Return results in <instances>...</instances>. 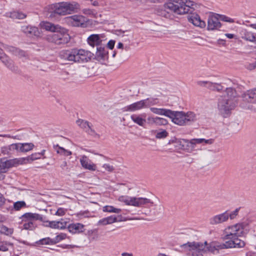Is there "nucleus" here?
<instances>
[{
	"label": "nucleus",
	"mask_w": 256,
	"mask_h": 256,
	"mask_svg": "<svg viewBox=\"0 0 256 256\" xmlns=\"http://www.w3.org/2000/svg\"><path fill=\"white\" fill-rule=\"evenodd\" d=\"M236 96V90L232 88H228L219 98L218 108L224 117H227L230 111L235 108L237 103Z\"/></svg>",
	"instance_id": "2"
},
{
	"label": "nucleus",
	"mask_w": 256,
	"mask_h": 256,
	"mask_svg": "<svg viewBox=\"0 0 256 256\" xmlns=\"http://www.w3.org/2000/svg\"><path fill=\"white\" fill-rule=\"evenodd\" d=\"M103 168L107 171L111 172L114 170V168L112 166L109 164H104Z\"/></svg>",
	"instance_id": "54"
},
{
	"label": "nucleus",
	"mask_w": 256,
	"mask_h": 256,
	"mask_svg": "<svg viewBox=\"0 0 256 256\" xmlns=\"http://www.w3.org/2000/svg\"><path fill=\"white\" fill-rule=\"evenodd\" d=\"M114 44H115V41L114 40H110L107 45H108V47L110 49V50H112L114 48Z\"/></svg>",
	"instance_id": "58"
},
{
	"label": "nucleus",
	"mask_w": 256,
	"mask_h": 256,
	"mask_svg": "<svg viewBox=\"0 0 256 256\" xmlns=\"http://www.w3.org/2000/svg\"><path fill=\"white\" fill-rule=\"evenodd\" d=\"M13 228H8L5 226H2L0 227V232L2 234L8 236L12 234L13 233Z\"/></svg>",
	"instance_id": "39"
},
{
	"label": "nucleus",
	"mask_w": 256,
	"mask_h": 256,
	"mask_svg": "<svg viewBox=\"0 0 256 256\" xmlns=\"http://www.w3.org/2000/svg\"><path fill=\"white\" fill-rule=\"evenodd\" d=\"M228 212H225L214 216L212 217L210 220V224L211 225H216L220 224L228 220Z\"/></svg>",
	"instance_id": "11"
},
{
	"label": "nucleus",
	"mask_w": 256,
	"mask_h": 256,
	"mask_svg": "<svg viewBox=\"0 0 256 256\" xmlns=\"http://www.w3.org/2000/svg\"><path fill=\"white\" fill-rule=\"evenodd\" d=\"M80 9V4L76 2H61L51 5L50 7V16L52 14L66 15L76 12Z\"/></svg>",
	"instance_id": "4"
},
{
	"label": "nucleus",
	"mask_w": 256,
	"mask_h": 256,
	"mask_svg": "<svg viewBox=\"0 0 256 256\" xmlns=\"http://www.w3.org/2000/svg\"><path fill=\"white\" fill-rule=\"evenodd\" d=\"M168 136V132L166 130H164L162 132H158L156 134V138H165Z\"/></svg>",
	"instance_id": "51"
},
{
	"label": "nucleus",
	"mask_w": 256,
	"mask_h": 256,
	"mask_svg": "<svg viewBox=\"0 0 256 256\" xmlns=\"http://www.w3.org/2000/svg\"><path fill=\"white\" fill-rule=\"evenodd\" d=\"M108 224H112L117 221V218L116 216H110L106 218Z\"/></svg>",
	"instance_id": "55"
},
{
	"label": "nucleus",
	"mask_w": 256,
	"mask_h": 256,
	"mask_svg": "<svg viewBox=\"0 0 256 256\" xmlns=\"http://www.w3.org/2000/svg\"><path fill=\"white\" fill-rule=\"evenodd\" d=\"M84 225L80 223L70 224L68 229L70 232L72 234H79L84 232Z\"/></svg>",
	"instance_id": "26"
},
{
	"label": "nucleus",
	"mask_w": 256,
	"mask_h": 256,
	"mask_svg": "<svg viewBox=\"0 0 256 256\" xmlns=\"http://www.w3.org/2000/svg\"><path fill=\"white\" fill-rule=\"evenodd\" d=\"M60 167L62 170H68V168L67 162L66 160H64L60 164Z\"/></svg>",
	"instance_id": "59"
},
{
	"label": "nucleus",
	"mask_w": 256,
	"mask_h": 256,
	"mask_svg": "<svg viewBox=\"0 0 256 256\" xmlns=\"http://www.w3.org/2000/svg\"><path fill=\"white\" fill-rule=\"evenodd\" d=\"M93 54L83 49L74 48L70 50H62L60 52L62 58L70 62H84L91 59Z\"/></svg>",
	"instance_id": "3"
},
{
	"label": "nucleus",
	"mask_w": 256,
	"mask_h": 256,
	"mask_svg": "<svg viewBox=\"0 0 256 256\" xmlns=\"http://www.w3.org/2000/svg\"><path fill=\"white\" fill-rule=\"evenodd\" d=\"M56 149L58 154L64 156H69L72 154V152L64 149V148L61 147L57 145L56 146Z\"/></svg>",
	"instance_id": "37"
},
{
	"label": "nucleus",
	"mask_w": 256,
	"mask_h": 256,
	"mask_svg": "<svg viewBox=\"0 0 256 256\" xmlns=\"http://www.w3.org/2000/svg\"><path fill=\"white\" fill-rule=\"evenodd\" d=\"M146 114H134L130 116L132 120L135 123L141 126H144L146 122Z\"/></svg>",
	"instance_id": "28"
},
{
	"label": "nucleus",
	"mask_w": 256,
	"mask_h": 256,
	"mask_svg": "<svg viewBox=\"0 0 256 256\" xmlns=\"http://www.w3.org/2000/svg\"><path fill=\"white\" fill-rule=\"evenodd\" d=\"M197 84L200 86H205L206 88H209L210 85L212 84V82L209 81H202L200 80L197 82Z\"/></svg>",
	"instance_id": "49"
},
{
	"label": "nucleus",
	"mask_w": 256,
	"mask_h": 256,
	"mask_svg": "<svg viewBox=\"0 0 256 256\" xmlns=\"http://www.w3.org/2000/svg\"><path fill=\"white\" fill-rule=\"evenodd\" d=\"M76 123L81 128L83 129L88 134L94 137H99V136L92 128V124L84 120L78 119L76 120Z\"/></svg>",
	"instance_id": "10"
},
{
	"label": "nucleus",
	"mask_w": 256,
	"mask_h": 256,
	"mask_svg": "<svg viewBox=\"0 0 256 256\" xmlns=\"http://www.w3.org/2000/svg\"><path fill=\"white\" fill-rule=\"evenodd\" d=\"M18 152H26L33 149L34 144L32 143H16Z\"/></svg>",
	"instance_id": "30"
},
{
	"label": "nucleus",
	"mask_w": 256,
	"mask_h": 256,
	"mask_svg": "<svg viewBox=\"0 0 256 256\" xmlns=\"http://www.w3.org/2000/svg\"><path fill=\"white\" fill-rule=\"evenodd\" d=\"M70 37L68 34V30L61 26L58 31L46 36V40L50 42L60 45L69 42Z\"/></svg>",
	"instance_id": "7"
},
{
	"label": "nucleus",
	"mask_w": 256,
	"mask_h": 256,
	"mask_svg": "<svg viewBox=\"0 0 256 256\" xmlns=\"http://www.w3.org/2000/svg\"><path fill=\"white\" fill-rule=\"evenodd\" d=\"M227 246L228 248H240L245 246V242L238 238V237L234 238L230 240H227Z\"/></svg>",
	"instance_id": "27"
},
{
	"label": "nucleus",
	"mask_w": 256,
	"mask_h": 256,
	"mask_svg": "<svg viewBox=\"0 0 256 256\" xmlns=\"http://www.w3.org/2000/svg\"><path fill=\"white\" fill-rule=\"evenodd\" d=\"M168 123V120L164 118L157 117L156 121V125L162 126V125H166Z\"/></svg>",
	"instance_id": "47"
},
{
	"label": "nucleus",
	"mask_w": 256,
	"mask_h": 256,
	"mask_svg": "<svg viewBox=\"0 0 256 256\" xmlns=\"http://www.w3.org/2000/svg\"><path fill=\"white\" fill-rule=\"evenodd\" d=\"M40 25L42 28L52 32L58 31V30L60 29L61 27V26L58 24H54L47 22H40Z\"/></svg>",
	"instance_id": "29"
},
{
	"label": "nucleus",
	"mask_w": 256,
	"mask_h": 256,
	"mask_svg": "<svg viewBox=\"0 0 256 256\" xmlns=\"http://www.w3.org/2000/svg\"><path fill=\"white\" fill-rule=\"evenodd\" d=\"M21 30L28 36H39L40 34L38 28L32 26H22Z\"/></svg>",
	"instance_id": "16"
},
{
	"label": "nucleus",
	"mask_w": 256,
	"mask_h": 256,
	"mask_svg": "<svg viewBox=\"0 0 256 256\" xmlns=\"http://www.w3.org/2000/svg\"><path fill=\"white\" fill-rule=\"evenodd\" d=\"M214 141L213 139L206 140L204 138H194L190 140V143L191 144H200L203 142L207 144H212Z\"/></svg>",
	"instance_id": "35"
},
{
	"label": "nucleus",
	"mask_w": 256,
	"mask_h": 256,
	"mask_svg": "<svg viewBox=\"0 0 256 256\" xmlns=\"http://www.w3.org/2000/svg\"><path fill=\"white\" fill-rule=\"evenodd\" d=\"M240 34L242 39L256 44V34L244 29L241 30Z\"/></svg>",
	"instance_id": "24"
},
{
	"label": "nucleus",
	"mask_w": 256,
	"mask_h": 256,
	"mask_svg": "<svg viewBox=\"0 0 256 256\" xmlns=\"http://www.w3.org/2000/svg\"><path fill=\"white\" fill-rule=\"evenodd\" d=\"M92 4L94 6H100V0H90Z\"/></svg>",
	"instance_id": "60"
},
{
	"label": "nucleus",
	"mask_w": 256,
	"mask_h": 256,
	"mask_svg": "<svg viewBox=\"0 0 256 256\" xmlns=\"http://www.w3.org/2000/svg\"><path fill=\"white\" fill-rule=\"evenodd\" d=\"M242 98L244 102L256 103V89L248 90L242 94Z\"/></svg>",
	"instance_id": "22"
},
{
	"label": "nucleus",
	"mask_w": 256,
	"mask_h": 256,
	"mask_svg": "<svg viewBox=\"0 0 256 256\" xmlns=\"http://www.w3.org/2000/svg\"><path fill=\"white\" fill-rule=\"evenodd\" d=\"M122 256H133L132 254L128 252H122Z\"/></svg>",
	"instance_id": "64"
},
{
	"label": "nucleus",
	"mask_w": 256,
	"mask_h": 256,
	"mask_svg": "<svg viewBox=\"0 0 256 256\" xmlns=\"http://www.w3.org/2000/svg\"><path fill=\"white\" fill-rule=\"evenodd\" d=\"M240 208H236L234 210L231 212L230 214L228 212V219L229 218L231 220L234 219L238 215Z\"/></svg>",
	"instance_id": "48"
},
{
	"label": "nucleus",
	"mask_w": 256,
	"mask_h": 256,
	"mask_svg": "<svg viewBox=\"0 0 256 256\" xmlns=\"http://www.w3.org/2000/svg\"><path fill=\"white\" fill-rule=\"evenodd\" d=\"M36 243L38 244H54V239H51L50 238H44L42 240H40Z\"/></svg>",
	"instance_id": "42"
},
{
	"label": "nucleus",
	"mask_w": 256,
	"mask_h": 256,
	"mask_svg": "<svg viewBox=\"0 0 256 256\" xmlns=\"http://www.w3.org/2000/svg\"><path fill=\"white\" fill-rule=\"evenodd\" d=\"M157 117H148L147 118L148 123L152 124H156V121Z\"/></svg>",
	"instance_id": "56"
},
{
	"label": "nucleus",
	"mask_w": 256,
	"mask_h": 256,
	"mask_svg": "<svg viewBox=\"0 0 256 256\" xmlns=\"http://www.w3.org/2000/svg\"><path fill=\"white\" fill-rule=\"evenodd\" d=\"M12 246L10 242L6 241L0 242V251L6 252L8 250L10 246Z\"/></svg>",
	"instance_id": "40"
},
{
	"label": "nucleus",
	"mask_w": 256,
	"mask_h": 256,
	"mask_svg": "<svg viewBox=\"0 0 256 256\" xmlns=\"http://www.w3.org/2000/svg\"><path fill=\"white\" fill-rule=\"evenodd\" d=\"M6 162L8 168L16 166L18 164H27L26 158H14L12 160H7Z\"/></svg>",
	"instance_id": "31"
},
{
	"label": "nucleus",
	"mask_w": 256,
	"mask_h": 256,
	"mask_svg": "<svg viewBox=\"0 0 256 256\" xmlns=\"http://www.w3.org/2000/svg\"><path fill=\"white\" fill-rule=\"evenodd\" d=\"M132 206L136 207H142L146 206L148 204H152L154 202L150 200L145 198H136L134 197Z\"/></svg>",
	"instance_id": "25"
},
{
	"label": "nucleus",
	"mask_w": 256,
	"mask_h": 256,
	"mask_svg": "<svg viewBox=\"0 0 256 256\" xmlns=\"http://www.w3.org/2000/svg\"><path fill=\"white\" fill-rule=\"evenodd\" d=\"M42 222L44 223H48V224H45V226L50 227L52 228L56 229H64L66 227L67 222L62 219L60 221H49L45 220L44 218Z\"/></svg>",
	"instance_id": "12"
},
{
	"label": "nucleus",
	"mask_w": 256,
	"mask_h": 256,
	"mask_svg": "<svg viewBox=\"0 0 256 256\" xmlns=\"http://www.w3.org/2000/svg\"><path fill=\"white\" fill-rule=\"evenodd\" d=\"M256 68V62L250 64L248 66V68L250 70H252Z\"/></svg>",
	"instance_id": "61"
},
{
	"label": "nucleus",
	"mask_w": 256,
	"mask_h": 256,
	"mask_svg": "<svg viewBox=\"0 0 256 256\" xmlns=\"http://www.w3.org/2000/svg\"><path fill=\"white\" fill-rule=\"evenodd\" d=\"M104 212H114L118 214L121 212V210L120 208H114L113 206H106L103 208Z\"/></svg>",
	"instance_id": "41"
},
{
	"label": "nucleus",
	"mask_w": 256,
	"mask_h": 256,
	"mask_svg": "<svg viewBox=\"0 0 256 256\" xmlns=\"http://www.w3.org/2000/svg\"><path fill=\"white\" fill-rule=\"evenodd\" d=\"M4 48L8 52L18 56L19 58H26L27 56V54L26 52L16 47L6 44L4 45Z\"/></svg>",
	"instance_id": "21"
},
{
	"label": "nucleus",
	"mask_w": 256,
	"mask_h": 256,
	"mask_svg": "<svg viewBox=\"0 0 256 256\" xmlns=\"http://www.w3.org/2000/svg\"><path fill=\"white\" fill-rule=\"evenodd\" d=\"M95 58L100 62L108 59V52L105 49L104 44L97 47Z\"/></svg>",
	"instance_id": "19"
},
{
	"label": "nucleus",
	"mask_w": 256,
	"mask_h": 256,
	"mask_svg": "<svg viewBox=\"0 0 256 256\" xmlns=\"http://www.w3.org/2000/svg\"><path fill=\"white\" fill-rule=\"evenodd\" d=\"M66 238V234L64 233H60L54 238V244H56Z\"/></svg>",
	"instance_id": "46"
},
{
	"label": "nucleus",
	"mask_w": 256,
	"mask_h": 256,
	"mask_svg": "<svg viewBox=\"0 0 256 256\" xmlns=\"http://www.w3.org/2000/svg\"><path fill=\"white\" fill-rule=\"evenodd\" d=\"M4 202L5 199L4 197L0 194V206L4 204Z\"/></svg>",
	"instance_id": "62"
},
{
	"label": "nucleus",
	"mask_w": 256,
	"mask_h": 256,
	"mask_svg": "<svg viewBox=\"0 0 256 256\" xmlns=\"http://www.w3.org/2000/svg\"><path fill=\"white\" fill-rule=\"evenodd\" d=\"M208 88L213 90H217L219 92L223 89V86L220 84L212 82V84L210 85Z\"/></svg>",
	"instance_id": "45"
},
{
	"label": "nucleus",
	"mask_w": 256,
	"mask_h": 256,
	"mask_svg": "<svg viewBox=\"0 0 256 256\" xmlns=\"http://www.w3.org/2000/svg\"><path fill=\"white\" fill-rule=\"evenodd\" d=\"M7 16L14 19L22 20L26 18V15L19 11H14L7 14Z\"/></svg>",
	"instance_id": "34"
},
{
	"label": "nucleus",
	"mask_w": 256,
	"mask_h": 256,
	"mask_svg": "<svg viewBox=\"0 0 256 256\" xmlns=\"http://www.w3.org/2000/svg\"><path fill=\"white\" fill-rule=\"evenodd\" d=\"M248 223L242 222L228 226L224 231L222 238L224 240H230L234 238L240 236L244 234Z\"/></svg>",
	"instance_id": "6"
},
{
	"label": "nucleus",
	"mask_w": 256,
	"mask_h": 256,
	"mask_svg": "<svg viewBox=\"0 0 256 256\" xmlns=\"http://www.w3.org/2000/svg\"><path fill=\"white\" fill-rule=\"evenodd\" d=\"M80 162L82 167L86 170L94 171L96 169V164H94L88 156L83 155L81 156Z\"/></svg>",
	"instance_id": "14"
},
{
	"label": "nucleus",
	"mask_w": 256,
	"mask_h": 256,
	"mask_svg": "<svg viewBox=\"0 0 256 256\" xmlns=\"http://www.w3.org/2000/svg\"><path fill=\"white\" fill-rule=\"evenodd\" d=\"M16 143L1 147L0 152L4 156H10L16 152H18Z\"/></svg>",
	"instance_id": "15"
},
{
	"label": "nucleus",
	"mask_w": 256,
	"mask_h": 256,
	"mask_svg": "<svg viewBox=\"0 0 256 256\" xmlns=\"http://www.w3.org/2000/svg\"><path fill=\"white\" fill-rule=\"evenodd\" d=\"M8 168L6 160L0 158V181L4 179V174L7 172Z\"/></svg>",
	"instance_id": "32"
},
{
	"label": "nucleus",
	"mask_w": 256,
	"mask_h": 256,
	"mask_svg": "<svg viewBox=\"0 0 256 256\" xmlns=\"http://www.w3.org/2000/svg\"><path fill=\"white\" fill-rule=\"evenodd\" d=\"M172 121L180 126L189 125L197 120L196 115L192 112L171 110L170 117Z\"/></svg>",
	"instance_id": "5"
},
{
	"label": "nucleus",
	"mask_w": 256,
	"mask_h": 256,
	"mask_svg": "<svg viewBox=\"0 0 256 256\" xmlns=\"http://www.w3.org/2000/svg\"><path fill=\"white\" fill-rule=\"evenodd\" d=\"M194 6L195 3L190 0H173V2L165 4L158 14L168 18L170 16V12L176 14H192L194 10Z\"/></svg>",
	"instance_id": "1"
},
{
	"label": "nucleus",
	"mask_w": 256,
	"mask_h": 256,
	"mask_svg": "<svg viewBox=\"0 0 256 256\" xmlns=\"http://www.w3.org/2000/svg\"><path fill=\"white\" fill-rule=\"evenodd\" d=\"M102 36L97 34H91L88 38V42L92 46H100L102 44L103 40H102Z\"/></svg>",
	"instance_id": "20"
},
{
	"label": "nucleus",
	"mask_w": 256,
	"mask_h": 256,
	"mask_svg": "<svg viewBox=\"0 0 256 256\" xmlns=\"http://www.w3.org/2000/svg\"><path fill=\"white\" fill-rule=\"evenodd\" d=\"M41 158L40 154L38 152L34 153L27 157H26V160L28 163H30L32 161L40 159Z\"/></svg>",
	"instance_id": "38"
},
{
	"label": "nucleus",
	"mask_w": 256,
	"mask_h": 256,
	"mask_svg": "<svg viewBox=\"0 0 256 256\" xmlns=\"http://www.w3.org/2000/svg\"><path fill=\"white\" fill-rule=\"evenodd\" d=\"M220 27L221 24L218 16L211 15L208 16V30H214Z\"/></svg>",
	"instance_id": "17"
},
{
	"label": "nucleus",
	"mask_w": 256,
	"mask_h": 256,
	"mask_svg": "<svg viewBox=\"0 0 256 256\" xmlns=\"http://www.w3.org/2000/svg\"><path fill=\"white\" fill-rule=\"evenodd\" d=\"M218 16H219L220 18L222 20L224 21V22H230V23H232V22H234V20L233 19L230 18H228L226 16H224V15H219V14H218L217 15Z\"/></svg>",
	"instance_id": "52"
},
{
	"label": "nucleus",
	"mask_w": 256,
	"mask_h": 256,
	"mask_svg": "<svg viewBox=\"0 0 256 256\" xmlns=\"http://www.w3.org/2000/svg\"><path fill=\"white\" fill-rule=\"evenodd\" d=\"M133 198L134 197L122 196L118 198V200L120 202L125 203L126 205L132 206L134 200Z\"/></svg>",
	"instance_id": "36"
},
{
	"label": "nucleus",
	"mask_w": 256,
	"mask_h": 256,
	"mask_svg": "<svg viewBox=\"0 0 256 256\" xmlns=\"http://www.w3.org/2000/svg\"><path fill=\"white\" fill-rule=\"evenodd\" d=\"M225 36L228 38H234V34H226Z\"/></svg>",
	"instance_id": "63"
},
{
	"label": "nucleus",
	"mask_w": 256,
	"mask_h": 256,
	"mask_svg": "<svg viewBox=\"0 0 256 256\" xmlns=\"http://www.w3.org/2000/svg\"><path fill=\"white\" fill-rule=\"evenodd\" d=\"M66 211H67L66 209H65L62 208H60L58 209V210L56 212L55 215L60 216H63L66 214Z\"/></svg>",
	"instance_id": "50"
},
{
	"label": "nucleus",
	"mask_w": 256,
	"mask_h": 256,
	"mask_svg": "<svg viewBox=\"0 0 256 256\" xmlns=\"http://www.w3.org/2000/svg\"><path fill=\"white\" fill-rule=\"evenodd\" d=\"M151 112L153 113L160 114L164 115L166 116L170 117L171 110L165 108H150Z\"/></svg>",
	"instance_id": "33"
},
{
	"label": "nucleus",
	"mask_w": 256,
	"mask_h": 256,
	"mask_svg": "<svg viewBox=\"0 0 256 256\" xmlns=\"http://www.w3.org/2000/svg\"><path fill=\"white\" fill-rule=\"evenodd\" d=\"M0 60L2 62L12 71L14 72H18V67L14 64L12 60L6 54L3 53L2 51L0 52Z\"/></svg>",
	"instance_id": "13"
},
{
	"label": "nucleus",
	"mask_w": 256,
	"mask_h": 256,
	"mask_svg": "<svg viewBox=\"0 0 256 256\" xmlns=\"http://www.w3.org/2000/svg\"><path fill=\"white\" fill-rule=\"evenodd\" d=\"M20 218L24 222L22 228L26 230H33L36 227L33 220H40L42 222L44 217L36 213L27 212L24 214Z\"/></svg>",
	"instance_id": "8"
},
{
	"label": "nucleus",
	"mask_w": 256,
	"mask_h": 256,
	"mask_svg": "<svg viewBox=\"0 0 256 256\" xmlns=\"http://www.w3.org/2000/svg\"><path fill=\"white\" fill-rule=\"evenodd\" d=\"M26 202L24 201H18L14 203V208L16 210H20L21 208L26 206Z\"/></svg>",
	"instance_id": "43"
},
{
	"label": "nucleus",
	"mask_w": 256,
	"mask_h": 256,
	"mask_svg": "<svg viewBox=\"0 0 256 256\" xmlns=\"http://www.w3.org/2000/svg\"><path fill=\"white\" fill-rule=\"evenodd\" d=\"M215 244V248L217 250V252H218L219 250H222L224 248H228V247L227 246V241L225 242V243L220 244L218 242H214Z\"/></svg>",
	"instance_id": "44"
},
{
	"label": "nucleus",
	"mask_w": 256,
	"mask_h": 256,
	"mask_svg": "<svg viewBox=\"0 0 256 256\" xmlns=\"http://www.w3.org/2000/svg\"><path fill=\"white\" fill-rule=\"evenodd\" d=\"M147 100H144L136 102H134L124 108L125 112H134L142 109L146 106Z\"/></svg>",
	"instance_id": "18"
},
{
	"label": "nucleus",
	"mask_w": 256,
	"mask_h": 256,
	"mask_svg": "<svg viewBox=\"0 0 256 256\" xmlns=\"http://www.w3.org/2000/svg\"><path fill=\"white\" fill-rule=\"evenodd\" d=\"M188 20L189 22L192 23L195 26L201 28H204L206 26L205 22L202 20L200 16L196 14H192L190 16H189Z\"/></svg>",
	"instance_id": "23"
},
{
	"label": "nucleus",
	"mask_w": 256,
	"mask_h": 256,
	"mask_svg": "<svg viewBox=\"0 0 256 256\" xmlns=\"http://www.w3.org/2000/svg\"><path fill=\"white\" fill-rule=\"evenodd\" d=\"M82 13L86 15H93L94 14V12L93 10L90 8H84L82 10Z\"/></svg>",
	"instance_id": "53"
},
{
	"label": "nucleus",
	"mask_w": 256,
	"mask_h": 256,
	"mask_svg": "<svg viewBox=\"0 0 256 256\" xmlns=\"http://www.w3.org/2000/svg\"><path fill=\"white\" fill-rule=\"evenodd\" d=\"M98 225H102V226H105L106 224H108V222L106 219V218H104L100 220L98 223Z\"/></svg>",
	"instance_id": "57"
},
{
	"label": "nucleus",
	"mask_w": 256,
	"mask_h": 256,
	"mask_svg": "<svg viewBox=\"0 0 256 256\" xmlns=\"http://www.w3.org/2000/svg\"><path fill=\"white\" fill-rule=\"evenodd\" d=\"M66 22L73 26L85 27L86 20L84 16L81 15H74L65 18Z\"/></svg>",
	"instance_id": "9"
}]
</instances>
